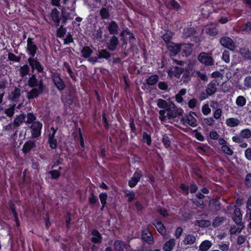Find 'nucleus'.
<instances>
[{
  "label": "nucleus",
  "instance_id": "20e7f679",
  "mask_svg": "<svg viewBox=\"0 0 251 251\" xmlns=\"http://www.w3.org/2000/svg\"><path fill=\"white\" fill-rule=\"evenodd\" d=\"M42 124L38 121L33 122L30 126L31 135L32 138H37L41 135Z\"/></svg>",
  "mask_w": 251,
  "mask_h": 251
},
{
  "label": "nucleus",
  "instance_id": "9b49d317",
  "mask_svg": "<svg viewBox=\"0 0 251 251\" xmlns=\"http://www.w3.org/2000/svg\"><path fill=\"white\" fill-rule=\"evenodd\" d=\"M218 85L217 81L215 80L211 81L207 85L205 89V92L208 95L212 96L217 91V86Z\"/></svg>",
  "mask_w": 251,
  "mask_h": 251
},
{
  "label": "nucleus",
  "instance_id": "f3484780",
  "mask_svg": "<svg viewBox=\"0 0 251 251\" xmlns=\"http://www.w3.org/2000/svg\"><path fill=\"white\" fill-rule=\"evenodd\" d=\"M93 52L92 50L89 46H84L81 50V56L85 59H87L89 62H90V59L92 58V57H91V55Z\"/></svg>",
  "mask_w": 251,
  "mask_h": 251
},
{
  "label": "nucleus",
  "instance_id": "bf43d9fd",
  "mask_svg": "<svg viewBox=\"0 0 251 251\" xmlns=\"http://www.w3.org/2000/svg\"><path fill=\"white\" fill-rule=\"evenodd\" d=\"M162 142L166 148L169 147L171 145L170 138L166 135H164L162 139Z\"/></svg>",
  "mask_w": 251,
  "mask_h": 251
},
{
  "label": "nucleus",
  "instance_id": "c85d7f7f",
  "mask_svg": "<svg viewBox=\"0 0 251 251\" xmlns=\"http://www.w3.org/2000/svg\"><path fill=\"white\" fill-rule=\"evenodd\" d=\"M93 237L91 238V241L94 243H100L101 241V236L100 234L97 230H93L92 231Z\"/></svg>",
  "mask_w": 251,
  "mask_h": 251
},
{
  "label": "nucleus",
  "instance_id": "37998d69",
  "mask_svg": "<svg viewBox=\"0 0 251 251\" xmlns=\"http://www.w3.org/2000/svg\"><path fill=\"white\" fill-rule=\"evenodd\" d=\"M242 56L246 59H251V52L247 49L243 48L240 50Z\"/></svg>",
  "mask_w": 251,
  "mask_h": 251
},
{
  "label": "nucleus",
  "instance_id": "9d476101",
  "mask_svg": "<svg viewBox=\"0 0 251 251\" xmlns=\"http://www.w3.org/2000/svg\"><path fill=\"white\" fill-rule=\"evenodd\" d=\"M28 61L33 70L36 69L38 73H42L43 71L44 67L34 57H29Z\"/></svg>",
  "mask_w": 251,
  "mask_h": 251
},
{
  "label": "nucleus",
  "instance_id": "f8f14e48",
  "mask_svg": "<svg viewBox=\"0 0 251 251\" xmlns=\"http://www.w3.org/2000/svg\"><path fill=\"white\" fill-rule=\"evenodd\" d=\"M197 238L198 235L196 233L188 234L185 236L182 241V243L185 245H191L195 243Z\"/></svg>",
  "mask_w": 251,
  "mask_h": 251
},
{
  "label": "nucleus",
  "instance_id": "473e14b6",
  "mask_svg": "<svg viewBox=\"0 0 251 251\" xmlns=\"http://www.w3.org/2000/svg\"><path fill=\"white\" fill-rule=\"evenodd\" d=\"M35 147V142L34 141H28L26 142L24 145L23 151L25 153L28 152L31 149Z\"/></svg>",
  "mask_w": 251,
  "mask_h": 251
},
{
  "label": "nucleus",
  "instance_id": "8fccbe9b",
  "mask_svg": "<svg viewBox=\"0 0 251 251\" xmlns=\"http://www.w3.org/2000/svg\"><path fill=\"white\" fill-rule=\"evenodd\" d=\"M100 15L102 19H108L110 16L108 10L105 8H102L100 12Z\"/></svg>",
  "mask_w": 251,
  "mask_h": 251
},
{
  "label": "nucleus",
  "instance_id": "0eeeda50",
  "mask_svg": "<svg viewBox=\"0 0 251 251\" xmlns=\"http://www.w3.org/2000/svg\"><path fill=\"white\" fill-rule=\"evenodd\" d=\"M199 61L201 63L208 66L213 64V60L211 56L206 52H201L198 56Z\"/></svg>",
  "mask_w": 251,
  "mask_h": 251
},
{
  "label": "nucleus",
  "instance_id": "5fc2aeb1",
  "mask_svg": "<svg viewBox=\"0 0 251 251\" xmlns=\"http://www.w3.org/2000/svg\"><path fill=\"white\" fill-rule=\"evenodd\" d=\"M143 142L146 143L148 145L151 144V135L146 132H144L143 134Z\"/></svg>",
  "mask_w": 251,
  "mask_h": 251
},
{
  "label": "nucleus",
  "instance_id": "a18cd8bd",
  "mask_svg": "<svg viewBox=\"0 0 251 251\" xmlns=\"http://www.w3.org/2000/svg\"><path fill=\"white\" fill-rule=\"evenodd\" d=\"M16 104L11 105L10 107L4 110V113L8 117H11L14 114Z\"/></svg>",
  "mask_w": 251,
  "mask_h": 251
},
{
  "label": "nucleus",
  "instance_id": "393cba45",
  "mask_svg": "<svg viewBox=\"0 0 251 251\" xmlns=\"http://www.w3.org/2000/svg\"><path fill=\"white\" fill-rule=\"evenodd\" d=\"M226 124L228 126L233 127L238 126L240 124V121L238 118H230L226 120Z\"/></svg>",
  "mask_w": 251,
  "mask_h": 251
},
{
  "label": "nucleus",
  "instance_id": "423d86ee",
  "mask_svg": "<svg viewBox=\"0 0 251 251\" xmlns=\"http://www.w3.org/2000/svg\"><path fill=\"white\" fill-rule=\"evenodd\" d=\"M51 76L54 85L59 90H62L65 88L66 85L58 73L52 72Z\"/></svg>",
  "mask_w": 251,
  "mask_h": 251
},
{
  "label": "nucleus",
  "instance_id": "e433bc0d",
  "mask_svg": "<svg viewBox=\"0 0 251 251\" xmlns=\"http://www.w3.org/2000/svg\"><path fill=\"white\" fill-rule=\"evenodd\" d=\"M21 95V90L15 88L13 92H11L10 98L12 100L17 101Z\"/></svg>",
  "mask_w": 251,
  "mask_h": 251
},
{
  "label": "nucleus",
  "instance_id": "2eb2a0df",
  "mask_svg": "<svg viewBox=\"0 0 251 251\" xmlns=\"http://www.w3.org/2000/svg\"><path fill=\"white\" fill-rule=\"evenodd\" d=\"M142 238L144 241L150 244H151L153 242L152 234L148 228H145L142 231Z\"/></svg>",
  "mask_w": 251,
  "mask_h": 251
},
{
  "label": "nucleus",
  "instance_id": "13d9d810",
  "mask_svg": "<svg viewBox=\"0 0 251 251\" xmlns=\"http://www.w3.org/2000/svg\"><path fill=\"white\" fill-rule=\"evenodd\" d=\"M63 159L60 158L59 156L56 155L54 157L53 161V164L51 166V168H53L55 166L62 163Z\"/></svg>",
  "mask_w": 251,
  "mask_h": 251
},
{
  "label": "nucleus",
  "instance_id": "412c9836",
  "mask_svg": "<svg viewBox=\"0 0 251 251\" xmlns=\"http://www.w3.org/2000/svg\"><path fill=\"white\" fill-rule=\"evenodd\" d=\"M176 240L174 238H172L165 243L163 246L164 251H172L176 246Z\"/></svg>",
  "mask_w": 251,
  "mask_h": 251
},
{
  "label": "nucleus",
  "instance_id": "7c9ffc66",
  "mask_svg": "<svg viewBox=\"0 0 251 251\" xmlns=\"http://www.w3.org/2000/svg\"><path fill=\"white\" fill-rule=\"evenodd\" d=\"M196 32V29L194 27H188L184 29L183 36L185 38H188L194 35Z\"/></svg>",
  "mask_w": 251,
  "mask_h": 251
},
{
  "label": "nucleus",
  "instance_id": "1a4fd4ad",
  "mask_svg": "<svg viewBox=\"0 0 251 251\" xmlns=\"http://www.w3.org/2000/svg\"><path fill=\"white\" fill-rule=\"evenodd\" d=\"M28 85L30 87L43 88V81L42 79H38L34 75H31L28 81Z\"/></svg>",
  "mask_w": 251,
  "mask_h": 251
},
{
  "label": "nucleus",
  "instance_id": "3c124183",
  "mask_svg": "<svg viewBox=\"0 0 251 251\" xmlns=\"http://www.w3.org/2000/svg\"><path fill=\"white\" fill-rule=\"evenodd\" d=\"M29 67L27 65H25L20 69V72L21 75L23 77L26 76L29 72Z\"/></svg>",
  "mask_w": 251,
  "mask_h": 251
},
{
  "label": "nucleus",
  "instance_id": "6ab92c4d",
  "mask_svg": "<svg viewBox=\"0 0 251 251\" xmlns=\"http://www.w3.org/2000/svg\"><path fill=\"white\" fill-rule=\"evenodd\" d=\"M233 220L238 226H242V215L239 208H237L234 209Z\"/></svg>",
  "mask_w": 251,
  "mask_h": 251
},
{
  "label": "nucleus",
  "instance_id": "79ce46f5",
  "mask_svg": "<svg viewBox=\"0 0 251 251\" xmlns=\"http://www.w3.org/2000/svg\"><path fill=\"white\" fill-rule=\"evenodd\" d=\"M115 249L118 251H122L125 248V243L122 241L117 240L114 243Z\"/></svg>",
  "mask_w": 251,
  "mask_h": 251
},
{
  "label": "nucleus",
  "instance_id": "72a5a7b5",
  "mask_svg": "<svg viewBox=\"0 0 251 251\" xmlns=\"http://www.w3.org/2000/svg\"><path fill=\"white\" fill-rule=\"evenodd\" d=\"M121 36L122 37H124L125 36H128L129 43H131V45L133 44L136 41L135 38L134 37L133 34L129 31H123L121 33Z\"/></svg>",
  "mask_w": 251,
  "mask_h": 251
},
{
  "label": "nucleus",
  "instance_id": "58836bf2",
  "mask_svg": "<svg viewBox=\"0 0 251 251\" xmlns=\"http://www.w3.org/2000/svg\"><path fill=\"white\" fill-rule=\"evenodd\" d=\"M239 133L242 138L249 139L251 138V130L249 128H245L241 130Z\"/></svg>",
  "mask_w": 251,
  "mask_h": 251
},
{
  "label": "nucleus",
  "instance_id": "de8ad7c7",
  "mask_svg": "<svg viewBox=\"0 0 251 251\" xmlns=\"http://www.w3.org/2000/svg\"><path fill=\"white\" fill-rule=\"evenodd\" d=\"M236 103L238 106L243 107L246 103V100L243 96H238L236 99Z\"/></svg>",
  "mask_w": 251,
  "mask_h": 251
},
{
  "label": "nucleus",
  "instance_id": "4be33fe9",
  "mask_svg": "<svg viewBox=\"0 0 251 251\" xmlns=\"http://www.w3.org/2000/svg\"><path fill=\"white\" fill-rule=\"evenodd\" d=\"M107 28L111 34L115 35L118 33L119 26L114 21H111L108 24Z\"/></svg>",
  "mask_w": 251,
  "mask_h": 251
},
{
  "label": "nucleus",
  "instance_id": "6e6d98bb",
  "mask_svg": "<svg viewBox=\"0 0 251 251\" xmlns=\"http://www.w3.org/2000/svg\"><path fill=\"white\" fill-rule=\"evenodd\" d=\"M166 112H167L166 110H160L159 111V118L160 120L161 121V122H162V123H165L166 122L167 118H168L167 115H165Z\"/></svg>",
  "mask_w": 251,
  "mask_h": 251
},
{
  "label": "nucleus",
  "instance_id": "4468645a",
  "mask_svg": "<svg viewBox=\"0 0 251 251\" xmlns=\"http://www.w3.org/2000/svg\"><path fill=\"white\" fill-rule=\"evenodd\" d=\"M50 18L53 21L55 26H59L61 18L60 12L56 8H54L52 10L50 14Z\"/></svg>",
  "mask_w": 251,
  "mask_h": 251
},
{
  "label": "nucleus",
  "instance_id": "2f4dec72",
  "mask_svg": "<svg viewBox=\"0 0 251 251\" xmlns=\"http://www.w3.org/2000/svg\"><path fill=\"white\" fill-rule=\"evenodd\" d=\"M156 104L160 108L167 109L169 107L170 101L167 102L166 100L162 99H158L156 100Z\"/></svg>",
  "mask_w": 251,
  "mask_h": 251
},
{
  "label": "nucleus",
  "instance_id": "bb28decb",
  "mask_svg": "<svg viewBox=\"0 0 251 251\" xmlns=\"http://www.w3.org/2000/svg\"><path fill=\"white\" fill-rule=\"evenodd\" d=\"M153 224L162 235H165L166 228L164 225L161 222L155 221Z\"/></svg>",
  "mask_w": 251,
  "mask_h": 251
},
{
  "label": "nucleus",
  "instance_id": "c756f323",
  "mask_svg": "<svg viewBox=\"0 0 251 251\" xmlns=\"http://www.w3.org/2000/svg\"><path fill=\"white\" fill-rule=\"evenodd\" d=\"M210 208L212 211H217L221 208V204L219 201L217 200H212L209 203Z\"/></svg>",
  "mask_w": 251,
  "mask_h": 251
},
{
  "label": "nucleus",
  "instance_id": "a19ab883",
  "mask_svg": "<svg viewBox=\"0 0 251 251\" xmlns=\"http://www.w3.org/2000/svg\"><path fill=\"white\" fill-rule=\"evenodd\" d=\"M158 81V76L157 75L150 76L146 80L147 83L149 85H153Z\"/></svg>",
  "mask_w": 251,
  "mask_h": 251
},
{
  "label": "nucleus",
  "instance_id": "ea45409f",
  "mask_svg": "<svg viewBox=\"0 0 251 251\" xmlns=\"http://www.w3.org/2000/svg\"><path fill=\"white\" fill-rule=\"evenodd\" d=\"M230 244L228 242H221L218 244V248L222 251H228Z\"/></svg>",
  "mask_w": 251,
  "mask_h": 251
},
{
  "label": "nucleus",
  "instance_id": "4c0bfd02",
  "mask_svg": "<svg viewBox=\"0 0 251 251\" xmlns=\"http://www.w3.org/2000/svg\"><path fill=\"white\" fill-rule=\"evenodd\" d=\"M62 170L61 167H59L57 170H53L50 171L49 174H50L51 178L53 179H57L61 175L60 171Z\"/></svg>",
  "mask_w": 251,
  "mask_h": 251
},
{
  "label": "nucleus",
  "instance_id": "f03ea898",
  "mask_svg": "<svg viewBox=\"0 0 251 251\" xmlns=\"http://www.w3.org/2000/svg\"><path fill=\"white\" fill-rule=\"evenodd\" d=\"M197 116L194 112L190 111L188 114L183 117L182 121L185 125H188L192 127H196L198 126V121L194 117Z\"/></svg>",
  "mask_w": 251,
  "mask_h": 251
},
{
  "label": "nucleus",
  "instance_id": "052dcab7",
  "mask_svg": "<svg viewBox=\"0 0 251 251\" xmlns=\"http://www.w3.org/2000/svg\"><path fill=\"white\" fill-rule=\"evenodd\" d=\"M223 151L228 155H231L233 153V151L227 145H223L222 147Z\"/></svg>",
  "mask_w": 251,
  "mask_h": 251
},
{
  "label": "nucleus",
  "instance_id": "864d4df0",
  "mask_svg": "<svg viewBox=\"0 0 251 251\" xmlns=\"http://www.w3.org/2000/svg\"><path fill=\"white\" fill-rule=\"evenodd\" d=\"M125 193L126 196L128 197V201L130 202L135 199V195L133 191L126 190Z\"/></svg>",
  "mask_w": 251,
  "mask_h": 251
},
{
  "label": "nucleus",
  "instance_id": "0e129e2a",
  "mask_svg": "<svg viewBox=\"0 0 251 251\" xmlns=\"http://www.w3.org/2000/svg\"><path fill=\"white\" fill-rule=\"evenodd\" d=\"M201 111L204 115H207L210 113L211 109L208 104H205L202 106Z\"/></svg>",
  "mask_w": 251,
  "mask_h": 251
},
{
  "label": "nucleus",
  "instance_id": "09e8293b",
  "mask_svg": "<svg viewBox=\"0 0 251 251\" xmlns=\"http://www.w3.org/2000/svg\"><path fill=\"white\" fill-rule=\"evenodd\" d=\"M210 225V221L205 220H198L195 223V225L200 227L208 226Z\"/></svg>",
  "mask_w": 251,
  "mask_h": 251
},
{
  "label": "nucleus",
  "instance_id": "f704fd0d",
  "mask_svg": "<svg viewBox=\"0 0 251 251\" xmlns=\"http://www.w3.org/2000/svg\"><path fill=\"white\" fill-rule=\"evenodd\" d=\"M25 119V115L23 114L17 116L14 120L13 126L18 127L22 124Z\"/></svg>",
  "mask_w": 251,
  "mask_h": 251
},
{
  "label": "nucleus",
  "instance_id": "774afa93",
  "mask_svg": "<svg viewBox=\"0 0 251 251\" xmlns=\"http://www.w3.org/2000/svg\"><path fill=\"white\" fill-rule=\"evenodd\" d=\"M242 30L247 33H251V23L250 22L246 23L242 27Z\"/></svg>",
  "mask_w": 251,
  "mask_h": 251
},
{
  "label": "nucleus",
  "instance_id": "cd10ccee",
  "mask_svg": "<svg viewBox=\"0 0 251 251\" xmlns=\"http://www.w3.org/2000/svg\"><path fill=\"white\" fill-rule=\"evenodd\" d=\"M180 45L181 50L185 53L186 56L190 55L192 51V46L190 44H182Z\"/></svg>",
  "mask_w": 251,
  "mask_h": 251
},
{
  "label": "nucleus",
  "instance_id": "39448f33",
  "mask_svg": "<svg viewBox=\"0 0 251 251\" xmlns=\"http://www.w3.org/2000/svg\"><path fill=\"white\" fill-rule=\"evenodd\" d=\"M221 45L232 51H234L236 48L235 43L229 37L223 36L220 38Z\"/></svg>",
  "mask_w": 251,
  "mask_h": 251
},
{
  "label": "nucleus",
  "instance_id": "c03bdc74",
  "mask_svg": "<svg viewBox=\"0 0 251 251\" xmlns=\"http://www.w3.org/2000/svg\"><path fill=\"white\" fill-rule=\"evenodd\" d=\"M173 36V33L171 31H167L163 35L162 39L168 44L169 43H170V41H171Z\"/></svg>",
  "mask_w": 251,
  "mask_h": 251
},
{
  "label": "nucleus",
  "instance_id": "49530a36",
  "mask_svg": "<svg viewBox=\"0 0 251 251\" xmlns=\"http://www.w3.org/2000/svg\"><path fill=\"white\" fill-rule=\"evenodd\" d=\"M26 124H32L33 122H35V121L36 119V116L35 114H34L32 112H30L27 113L26 115Z\"/></svg>",
  "mask_w": 251,
  "mask_h": 251
},
{
  "label": "nucleus",
  "instance_id": "603ef678",
  "mask_svg": "<svg viewBox=\"0 0 251 251\" xmlns=\"http://www.w3.org/2000/svg\"><path fill=\"white\" fill-rule=\"evenodd\" d=\"M188 106L191 109L197 108L198 105V100L196 99H192L188 102Z\"/></svg>",
  "mask_w": 251,
  "mask_h": 251
},
{
  "label": "nucleus",
  "instance_id": "5701e85b",
  "mask_svg": "<svg viewBox=\"0 0 251 251\" xmlns=\"http://www.w3.org/2000/svg\"><path fill=\"white\" fill-rule=\"evenodd\" d=\"M119 44V40L117 37L113 36L107 43V47L111 51H114L116 50L117 45Z\"/></svg>",
  "mask_w": 251,
  "mask_h": 251
},
{
  "label": "nucleus",
  "instance_id": "f257e3e1",
  "mask_svg": "<svg viewBox=\"0 0 251 251\" xmlns=\"http://www.w3.org/2000/svg\"><path fill=\"white\" fill-rule=\"evenodd\" d=\"M169 107L166 109L167 116L168 119H174L177 116H181L183 115V110L180 108H177L175 103L170 101Z\"/></svg>",
  "mask_w": 251,
  "mask_h": 251
},
{
  "label": "nucleus",
  "instance_id": "69168bd1",
  "mask_svg": "<svg viewBox=\"0 0 251 251\" xmlns=\"http://www.w3.org/2000/svg\"><path fill=\"white\" fill-rule=\"evenodd\" d=\"M196 76L200 78L201 80L206 81L208 80V77L205 74L201 73L200 71H196Z\"/></svg>",
  "mask_w": 251,
  "mask_h": 251
},
{
  "label": "nucleus",
  "instance_id": "a878e982",
  "mask_svg": "<svg viewBox=\"0 0 251 251\" xmlns=\"http://www.w3.org/2000/svg\"><path fill=\"white\" fill-rule=\"evenodd\" d=\"M212 246L210 241L206 240L202 241L200 245L199 248L200 251H207Z\"/></svg>",
  "mask_w": 251,
  "mask_h": 251
},
{
  "label": "nucleus",
  "instance_id": "ddd939ff",
  "mask_svg": "<svg viewBox=\"0 0 251 251\" xmlns=\"http://www.w3.org/2000/svg\"><path fill=\"white\" fill-rule=\"evenodd\" d=\"M142 176V173L140 171L137 170L134 173L133 176L128 181L129 186L132 188L134 187L139 182Z\"/></svg>",
  "mask_w": 251,
  "mask_h": 251
},
{
  "label": "nucleus",
  "instance_id": "338daca9",
  "mask_svg": "<svg viewBox=\"0 0 251 251\" xmlns=\"http://www.w3.org/2000/svg\"><path fill=\"white\" fill-rule=\"evenodd\" d=\"M215 121L213 117H209L203 119V123L207 126H213Z\"/></svg>",
  "mask_w": 251,
  "mask_h": 251
},
{
  "label": "nucleus",
  "instance_id": "6e6552de",
  "mask_svg": "<svg viewBox=\"0 0 251 251\" xmlns=\"http://www.w3.org/2000/svg\"><path fill=\"white\" fill-rule=\"evenodd\" d=\"M37 50V46L33 42L32 39L28 38L27 40L26 51L28 55H30L29 57H34L36 54Z\"/></svg>",
  "mask_w": 251,
  "mask_h": 251
},
{
  "label": "nucleus",
  "instance_id": "b1692460",
  "mask_svg": "<svg viewBox=\"0 0 251 251\" xmlns=\"http://www.w3.org/2000/svg\"><path fill=\"white\" fill-rule=\"evenodd\" d=\"M212 3H207L203 5V7L201 9V12L203 15V18H207L210 13L211 12Z\"/></svg>",
  "mask_w": 251,
  "mask_h": 251
},
{
  "label": "nucleus",
  "instance_id": "dca6fc26",
  "mask_svg": "<svg viewBox=\"0 0 251 251\" xmlns=\"http://www.w3.org/2000/svg\"><path fill=\"white\" fill-rule=\"evenodd\" d=\"M183 72L184 69L183 68L175 66L172 67L171 70L168 71V74L170 76L174 75L176 78H179Z\"/></svg>",
  "mask_w": 251,
  "mask_h": 251
},
{
  "label": "nucleus",
  "instance_id": "7ed1b4c3",
  "mask_svg": "<svg viewBox=\"0 0 251 251\" xmlns=\"http://www.w3.org/2000/svg\"><path fill=\"white\" fill-rule=\"evenodd\" d=\"M111 57V54L104 49L99 50L97 53V56L92 57L90 59V62L93 64L99 61L100 59H108Z\"/></svg>",
  "mask_w": 251,
  "mask_h": 251
},
{
  "label": "nucleus",
  "instance_id": "4d7b16f0",
  "mask_svg": "<svg viewBox=\"0 0 251 251\" xmlns=\"http://www.w3.org/2000/svg\"><path fill=\"white\" fill-rule=\"evenodd\" d=\"M61 16L62 17V23L63 24H65L68 19L73 18V17H71L69 14H67L66 10L64 9L62 10Z\"/></svg>",
  "mask_w": 251,
  "mask_h": 251
},
{
  "label": "nucleus",
  "instance_id": "aec40b11",
  "mask_svg": "<svg viewBox=\"0 0 251 251\" xmlns=\"http://www.w3.org/2000/svg\"><path fill=\"white\" fill-rule=\"evenodd\" d=\"M169 50L172 53V55H176L181 50L180 45L174 43H169L167 45Z\"/></svg>",
  "mask_w": 251,
  "mask_h": 251
},
{
  "label": "nucleus",
  "instance_id": "680f3d73",
  "mask_svg": "<svg viewBox=\"0 0 251 251\" xmlns=\"http://www.w3.org/2000/svg\"><path fill=\"white\" fill-rule=\"evenodd\" d=\"M107 197V195L105 193H102L100 194L99 197L102 205V207H104L106 203Z\"/></svg>",
  "mask_w": 251,
  "mask_h": 251
},
{
  "label": "nucleus",
  "instance_id": "c9c22d12",
  "mask_svg": "<svg viewBox=\"0 0 251 251\" xmlns=\"http://www.w3.org/2000/svg\"><path fill=\"white\" fill-rule=\"evenodd\" d=\"M206 33L211 36H216L218 33V30L215 26L210 25L205 29Z\"/></svg>",
  "mask_w": 251,
  "mask_h": 251
},
{
  "label": "nucleus",
  "instance_id": "a211bd4d",
  "mask_svg": "<svg viewBox=\"0 0 251 251\" xmlns=\"http://www.w3.org/2000/svg\"><path fill=\"white\" fill-rule=\"evenodd\" d=\"M27 93L28 99L37 98L43 91V88H34Z\"/></svg>",
  "mask_w": 251,
  "mask_h": 251
},
{
  "label": "nucleus",
  "instance_id": "e2e57ef3",
  "mask_svg": "<svg viewBox=\"0 0 251 251\" xmlns=\"http://www.w3.org/2000/svg\"><path fill=\"white\" fill-rule=\"evenodd\" d=\"M222 114V110L221 108L217 109L213 113V119L219 120Z\"/></svg>",
  "mask_w": 251,
  "mask_h": 251
}]
</instances>
